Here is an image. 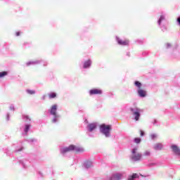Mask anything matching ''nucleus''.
Returning <instances> with one entry per match:
<instances>
[{"mask_svg": "<svg viewBox=\"0 0 180 180\" xmlns=\"http://www.w3.org/2000/svg\"><path fill=\"white\" fill-rule=\"evenodd\" d=\"M141 142V139H140V138H135L134 139V143H136V144H139Z\"/></svg>", "mask_w": 180, "mask_h": 180, "instance_id": "17", "label": "nucleus"}, {"mask_svg": "<svg viewBox=\"0 0 180 180\" xmlns=\"http://www.w3.org/2000/svg\"><path fill=\"white\" fill-rule=\"evenodd\" d=\"M143 84H141V82H139V81H136L134 82V86L138 87V89H141V86Z\"/></svg>", "mask_w": 180, "mask_h": 180, "instance_id": "14", "label": "nucleus"}, {"mask_svg": "<svg viewBox=\"0 0 180 180\" xmlns=\"http://www.w3.org/2000/svg\"><path fill=\"white\" fill-rule=\"evenodd\" d=\"M134 179H136V178H140V176L137 174L136 173H134L132 176H131Z\"/></svg>", "mask_w": 180, "mask_h": 180, "instance_id": "19", "label": "nucleus"}, {"mask_svg": "<svg viewBox=\"0 0 180 180\" xmlns=\"http://www.w3.org/2000/svg\"><path fill=\"white\" fill-rule=\"evenodd\" d=\"M117 41L118 44H120V46H129V40L127 39L122 40L117 38Z\"/></svg>", "mask_w": 180, "mask_h": 180, "instance_id": "7", "label": "nucleus"}, {"mask_svg": "<svg viewBox=\"0 0 180 180\" xmlns=\"http://www.w3.org/2000/svg\"><path fill=\"white\" fill-rule=\"evenodd\" d=\"M123 178V174L122 173H116L112 175V176L110 178V180H120Z\"/></svg>", "mask_w": 180, "mask_h": 180, "instance_id": "6", "label": "nucleus"}, {"mask_svg": "<svg viewBox=\"0 0 180 180\" xmlns=\"http://www.w3.org/2000/svg\"><path fill=\"white\" fill-rule=\"evenodd\" d=\"M25 117L27 119H29V116H27V115H25Z\"/></svg>", "mask_w": 180, "mask_h": 180, "instance_id": "31", "label": "nucleus"}, {"mask_svg": "<svg viewBox=\"0 0 180 180\" xmlns=\"http://www.w3.org/2000/svg\"><path fill=\"white\" fill-rule=\"evenodd\" d=\"M128 180H134L131 176H129V178H128Z\"/></svg>", "mask_w": 180, "mask_h": 180, "instance_id": "28", "label": "nucleus"}, {"mask_svg": "<svg viewBox=\"0 0 180 180\" xmlns=\"http://www.w3.org/2000/svg\"><path fill=\"white\" fill-rule=\"evenodd\" d=\"M56 96H57V94L56 93H51L49 94V98L50 99H53L54 98H56Z\"/></svg>", "mask_w": 180, "mask_h": 180, "instance_id": "16", "label": "nucleus"}, {"mask_svg": "<svg viewBox=\"0 0 180 180\" xmlns=\"http://www.w3.org/2000/svg\"><path fill=\"white\" fill-rule=\"evenodd\" d=\"M145 155H150V152L146 151V152L145 153Z\"/></svg>", "mask_w": 180, "mask_h": 180, "instance_id": "27", "label": "nucleus"}, {"mask_svg": "<svg viewBox=\"0 0 180 180\" xmlns=\"http://www.w3.org/2000/svg\"><path fill=\"white\" fill-rule=\"evenodd\" d=\"M132 160H134V161L141 160V154L137 153V148H134L132 150Z\"/></svg>", "mask_w": 180, "mask_h": 180, "instance_id": "3", "label": "nucleus"}, {"mask_svg": "<svg viewBox=\"0 0 180 180\" xmlns=\"http://www.w3.org/2000/svg\"><path fill=\"white\" fill-rule=\"evenodd\" d=\"M15 36H17V37L20 36V32H17L15 33Z\"/></svg>", "mask_w": 180, "mask_h": 180, "instance_id": "26", "label": "nucleus"}, {"mask_svg": "<svg viewBox=\"0 0 180 180\" xmlns=\"http://www.w3.org/2000/svg\"><path fill=\"white\" fill-rule=\"evenodd\" d=\"M110 130H112L111 125L103 124L100 126V131L103 133L105 137H109L110 136Z\"/></svg>", "mask_w": 180, "mask_h": 180, "instance_id": "2", "label": "nucleus"}, {"mask_svg": "<svg viewBox=\"0 0 180 180\" xmlns=\"http://www.w3.org/2000/svg\"><path fill=\"white\" fill-rule=\"evenodd\" d=\"M134 116H135V120H139L140 118V109L137 108L136 112H134Z\"/></svg>", "mask_w": 180, "mask_h": 180, "instance_id": "11", "label": "nucleus"}, {"mask_svg": "<svg viewBox=\"0 0 180 180\" xmlns=\"http://www.w3.org/2000/svg\"><path fill=\"white\" fill-rule=\"evenodd\" d=\"M70 151H75V153H82L84 149L79 146L70 145L68 147L60 149L61 154H65V153H70Z\"/></svg>", "mask_w": 180, "mask_h": 180, "instance_id": "1", "label": "nucleus"}, {"mask_svg": "<svg viewBox=\"0 0 180 180\" xmlns=\"http://www.w3.org/2000/svg\"><path fill=\"white\" fill-rule=\"evenodd\" d=\"M162 20H164V16H161L160 18L159 19V21H158L159 25H161Z\"/></svg>", "mask_w": 180, "mask_h": 180, "instance_id": "24", "label": "nucleus"}, {"mask_svg": "<svg viewBox=\"0 0 180 180\" xmlns=\"http://www.w3.org/2000/svg\"><path fill=\"white\" fill-rule=\"evenodd\" d=\"M27 92L30 95H34V94H36V91H34V90H27Z\"/></svg>", "mask_w": 180, "mask_h": 180, "instance_id": "18", "label": "nucleus"}, {"mask_svg": "<svg viewBox=\"0 0 180 180\" xmlns=\"http://www.w3.org/2000/svg\"><path fill=\"white\" fill-rule=\"evenodd\" d=\"M30 129V125H26L25 129V133H27V131H29Z\"/></svg>", "mask_w": 180, "mask_h": 180, "instance_id": "20", "label": "nucleus"}, {"mask_svg": "<svg viewBox=\"0 0 180 180\" xmlns=\"http://www.w3.org/2000/svg\"><path fill=\"white\" fill-rule=\"evenodd\" d=\"M57 117H58V116H54L53 119L52 120V123H56L57 122Z\"/></svg>", "mask_w": 180, "mask_h": 180, "instance_id": "21", "label": "nucleus"}, {"mask_svg": "<svg viewBox=\"0 0 180 180\" xmlns=\"http://www.w3.org/2000/svg\"><path fill=\"white\" fill-rule=\"evenodd\" d=\"M171 148H172L173 153H174V154H176V155H179L180 157V148H179V147H178V146L172 145L171 146Z\"/></svg>", "mask_w": 180, "mask_h": 180, "instance_id": "5", "label": "nucleus"}, {"mask_svg": "<svg viewBox=\"0 0 180 180\" xmlns=\"http://www.w3.org/2000/svg\"><path fill=\"white\" fill-rule=\"evenodd\" d=\"M51 115L53 116L57 115V105H53L51 107V111H50Z\"/></svg>", "mask_w": 180, "mask_h": 180, "instance_id": "8", "label": "nucleus"}, {"mask_svg": "<svg viewBox=\"0 0 180 180\" xmlns=\"http://www.w3.org/2000/svg\"><path fill=\"white\" fill-rule=\"evenodd\" d=\"M91 60H88L86 62H84L83 68H89L91 67Z\"/></svg>", "mask_w": 180, "mask_h": 180, "instance_id": "12", "label": "nucleus"}, {"mask_svg": "<svg viewBox=\"0 0 180 180\" xmlns=\"http://www.w3.org/2000/svg\"><path fill=\"white\" fill-rule=\"evenodd\" d=\"M155 150H162V143H156L154 146Z\"/></svg>", "mask_w": 180, "mask_h": 180, "instance_id": "13", "label": "nucleus"}, {"mask_svg": "<svg viewBox=\"0 0 180 180\" xmlns=\"http://www.w3.org/2000/svg\"><path fill=\"white\" fill-rule=\"evenodd\" d=\"M85 167H86V168H89V167H91V162H86L85 163Z\"/></svg>", "mask_w": 180, "mask_h": 180, "instance_id": "22", "label": "nucleus"}, {"mask_svg": "<svg viewBox=\"0 0 180 180\" xmlns=\"http://www.w3.org/2000/svg\"><path fill=\"white\" fill-rule=\"evenodd\" d=\"M130 110H131V112H134V109H133V108H131Z\"/></svg>", "mask_w": 180, "mask_h": 180, "instance_id": "30", "label": "nucleus"}, {"mask_svg": "<svg viewBox=\"0 0 180 180\" xmlns=\"http://www.w3.org/2000/svg\"><path fill=\"white\" fill-rule=\"evenodd\" d=\"M150 139H157V135L154 134H152L150 135Z\"/></svg>", "mask_w": 180, "mask_h": 180, "instance_id": "23", "label": "nucleus"}, {"mask_svg": "<svg viewBox=\"0 0 180 180\" xmlns=\"http://www.w3.org/2000/svg\"><path fill=\"white\" fill-rule=\"evenodd\" d=\"M139 132H140L141 137H143V136H144V131L140 130Z\"/></svg>", "mask_w": 180, "mask_h": 180, "instance_id": "25", "label": "nucleus"}, {"mask_svg": "<svg viewBox=\"0 0 180 180\" xmlns=\"http://www.w3.org/2000/svg\"><path fill=\"white\" fill-rule=\"evenodd\" d=\"M138 94L141 98H144L147 95V92L143 89H138Z\"/></svg>", "mask_w": 180, "mask_h": 180, "instance_id": "9", "label": "nucleus"}, {"mask_svg": "<svg viewBox=\"0 0 180 180\" xmlns=\"http://www.w3.org/2000/svg\"><path fill=\"white\" fill-rule=\"evenodd\" d=\"M177 21H178L179 24L180 25V18H179L177 19Z\"/></svg>", "mask_w": 180, "mask_h": 180, "instance_id": "29", "label": "nucleus"}, {"mask_svg": "<svg viewBox=\"0 0 180 180\" xmlns=\"http://www.w3.org/2000/svg\"><path fill=\"white\" fill-rule=\"evenodd\" d=\"M102 90L100 89H93L89 91L90 95H101Z\"/></svg>", "mask_w": 180, "mask_h": 180, "instance_id": "4", "label": "nucleus"}, {"mask_svg": "<svg viewBox=\"0 0 180 180\" xmlns=\"http://www.w3.org/2000/svg\"><path fill=\"white\" fill-rule=\"evenodd\" d=\"M8 75V72L4 71L0 72V78H4V77H6Z\"/></svg>", "mask_w": 180, "mask_h": 180, "instance_id": "15", "label": "nucleus"}, {"mask_svg": "<svg viewBox=\"0 0 180 180\" xmlns=\"http://www.w3.org/2000/svg\"><path fill=\"white\" fill-rule=\"evenodd\" d=\"M89 131H94L96 129V123H91L88 125Z\"/></svg>", "mask_w": 180, "mask_h": 180, "instance_id": "10", "label": "nucleus"}]
</instances>
